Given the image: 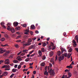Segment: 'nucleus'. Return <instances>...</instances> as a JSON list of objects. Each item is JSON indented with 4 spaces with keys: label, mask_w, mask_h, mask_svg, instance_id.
<instances>
[{
    "label": "nucleus",
    "mask_w": 78,
    "mask_h": 78,
    "mask_svg": "<svg viewBox=\"0 0 78 78\" xmlns=\"http://www.w3.org/2000/svg\"><path fill=\"white\" fill-rule=\"evenodd\" d=\"M32 41V40L31 39H28V41H27V43L26 42L24 41L23 42V45H25V46H28V45H30L31 44V42Z\"/></svg>",
    "instance_id": "1"
},
{
    "label": "nucleus",
    "mask_w": 78,
    "mask_h": 78,
    "mask_svg": "<svg viewBox=\"0 0 78 78\" xmlns=\"http://www.w3.org/2000/svg\"><path fill=\"white\" fill-rule=\"evenodd\" d=\"M5 68V70H9L10 69H9V66L8 65H5L3 66L2 67V69L3 68Z\"/></svg>",
    "instance_id": "2"
},
{
    "label": "nucleus",
    "mask_w": 78,
    "mask_h": 78,
    "mask_svg": "<svg viewBox=\"0 0 78 78\" xmlns=\"http://www.w3.org/2000/svg\"><path fill=\"white\" fill-rule=\"evenodd\" d=\"M4 62L5 63V64H9L10 63L9 59H5L4 61Z\"/></svg>",
    "instance_id": "3"
},
{
    "label": "nucleus",
    "mask_w": 78,
    "mask_h": 78,
    "mask_svg": "<svg viewBox=\"0 0 78 78\" xmlns=\"http://www.w3.org/2000/svg\"><path fill=\"white\" fill-rule=\"evenodd\" d=\"M29 33H30V31H29V27L28 28V29H27L25 30V32L24 33V34H29Z\"/></svg>",
    "instance_id": "4"
},
{
    "label": "nucleus",
    "mask_w": 78,
    "mask_h": 78,
    "mask_svg": "<svg viewBox=\"0 0 78 78\" xmlns=\"http://www.w3.org/2000/svg\"><path fill=\"white\" fill-rule=\"evenodd\" d=\"M60 49L62 51V54L64 52H67L66 50L62 48H61Z\"/></svg>",
    "instance_id": "5"
},
{
    "label": "nucleus",
    "mask_w": 78,
    "mask_h": 78,
    "mask_svg": "<svg viewBox=\"0 0 78 78\" xmlns=\"http://www.w3.org/2000/svg\"><path fill=\"white\" fill-rule=\"evenodd\" d=\"M73 45L75 47H76L77 44H76V41H75V40H73Z\"/></svg>",
    "instance_id": "6"
},
{
    "label": "nucleus",
    "mask_w": 78,
    "mask_h": 78,
    "mask_svg": "<svg viewBox=\"0 0 78 78\" xmlns=\"http://www.w3.org/2000/svg\"><path fill=\"white\" fill-rule=\"evenodd\" d=\"M38 54L40 57H42V51L41 50H39L38 51Z\"/></svg>",
    "instance_id": "7"
},
{
    "label": "nucleus",
    "mask_w": 78,
    "mask_h": 78,
    "mask_svg": "<svg viewBox=\"0 0 78 78\" xmlns=\"http://www.w3.org/2000/svg\"><path fill=\"white\" fill-rule=\"evenodd\" d=\"M5 51L2 50V48H0V54H2L4 52H5Z\"/></svg>",
    "instance_id": "8"
},
{
    "label": "nucleus",
    "mask_w": 78,
    "mask_h": 78,
    "mask_svg": "<svg viewBox=\"0 0 78 78\" xmlns=\"http://www.w3.org/2000/svg\"><path fill=\"white\" fill-rule=\"evenodd\" d=\"M63 59H64V56H61L59 58V60L60 61H61Z\"/></svg>",
    "instance_id": "9"
},
{
    "label": "nucleus",
    "mask_w": 78,
    "mask_h": 78,
    "mask_svg": "<svg viewBox=\"0 0 78 78\" xmlns=\"http://www.w3.org/2000/svg\"><path fill=\"white\" fill-rule=\"evenodd\" d=\"M13 25L14 27H17L18 25V23L17 22H15L13 23Z\"/></svg>",
    "instance_id": "10"
},
{
    "label": "nucleus",
    "mask_w": 78,
    "mask_h": 78,
    "mask_svg": "<svg viewBox=\"0 0 78 78\" xmlns=\"http://www.w3.org/2000/svg\"><path fill=\"white\" fill-rule=\"evenodd\" d=\"M17 60H18V61H22V59L21 58V57H20V56H19L17 58Z\"/></svg>",
    "instance_id": "11"
},
{
    "label": "nucleus",
    "mask_w": 78,
    "mask_h": 78,
    "mask_svg": "<svg viewBox=\"0 0 78 78\" xmlns=\"http://www.w3.org/2000/svg\"><path fill=\"white\" fill-rule=\"evenodd\" d=\"M50 75H51L52 76H53V75H55V72H54V71H51L50 73Z\"/></svg>",
    "instance_id": "12"
},
{
    "label": "nucleus",
    "mask_w": 78,
    "mask_h": 78,
    "mask_svg": "<svg viewBox=\"0 0 78 78\" xmlns=\"http://www.w3.org/2000/svg\"><path fill=\"white\" fill-rule=\"evenodd\" d=\"M3 76H6L8 75V72H5L2 74Z\"/></svg>",
    "instance_id": "13"
},
{
    "label": "nucleus",
    "mask_w": 78,
    "mask_h": 78,
    "mask_svg": "<svg viewBox=\"0 0 78 78\" xmlns=\"http://www.w3.org/2000/svg\"><path fill=\"white\" fill-rule=\"evenodd\" d=\"M12 28L11 27V26L7 27V30H9V31H10L11 29H12Z\"/></svg>",
    "instance_id": "14"
},
{
    "label": "nucleus",
    "mask_w": 78,
    "mask_h": 78,
    "mask_svg": "<svg viewBox=\"0 0 78 78\" xmlns=\"http://www.w3.org/2000/svg\"><path fill=\"white\" fill-rule=\"evenodd\" d=\"M73 51V49H72V48H69V50H68L69 52H72V51Z\"/></svg>",
    "instance_id": "15"
},
{
    "label": "nucleus",
    "mask_w": 78,
    "mask_h": 78,
    "mask_svg": "<svg viewBox=\"0 0 78 78\" xmlns=\"http://www.w3.org/2000/svg\"><path fill=\"white\" fill-rule=\"evenodd\" d=\"M75 39L77 43H78V35H76L75 37Z\"/></svg>",
    "instance_id": "16"
},
{
    "label": "nucleus",
    "mask_w": 78,
    "mask_h": 78,
    "mask_svg": "<svg viewBox=\"0 0 78 78\" xmlns=\"http://www.w3.org/2000/svg\"><path fill=\"white\" fill-rule=\"evenodd\" d=\"M10 31L12 33H14L15 32V30H14L13 28H12L11 29Z\"/></svg>",
    "instance_id": "17"
},
{
    "label": "nucleus",
    "mask_w": 78,
    "mask_h": 78,
    "mask_svg": "<svg viewBox=\"0 0 78 78\" xmlns=\"http://www.w3.org/2000/svg\"><path fill=\"white\" fill-rule=\"evenodd\" d=\"M7 27H11V23H8L7 25Z\"/></svg>",
    "instance_id": "18"
},
{
    "label": "nucleus",
    "mask_w": 78,
    "mask_h": 78,
    "mask_svg": "<svg viewBox=\"0 0 78 78\" xmlns=\"http://www.w3.org/2000/svg\"><path fill=\"white\" fill-rule=\"evenodd\" d=\"M31 28L33 30H34L36 28V27H35V26H34V25H31Z\"/></svg>",
    "instance_id": "19"
},
{
    "label": "nucleus",
    "mask_w": 78,
    "mask_h": 78,
    "mask_svg": "<svg viewBox=\"0 0 78 78\" xmlns=\"http://www.w3.org/2000/svg\"><path fill=\"white\" fill-rule=\"evenodd\" d=\"M53 52L52 51H51L49 53V55L50 56H53Z\"/></svg>",
    "instance_id": "20"
},
{
    "label": "nucleus",
    "mask_w": 78,
    "mask_h": 78,
    "mask_svg": "<svg viewBox=\"0 0 78 78\" xmlns=\"http://www.w3.org/2000/svg\"><path fill=\"white\" fill-rule=\"evenodd\" d=\"M44 74L45 75H48V73L47 72V70H45L44 73Z\"/></svg>",
    "instance_id": "21"
},
{
    "label": "nucleus",
    "mask_w": 78,
    "mask_h": 78,
    "mask_svg": "<svg viewBox=\"0 0 78 78\" xmlns=\"http://www.w3.org/2000/svg\"><path fill=\"white\" fill-rule=\"evenodd\" d=\"M41 51L43 52V53L44 52H45V48H41Z\"/></svg>",
    "instance_id": "22"
},
{
    "label": "nucleus",
    "mask_w": 78,
    "mask_h": 78,
    "mask_svg": "<svg viewBox=\"0 0 78 78\" xmlns=\"http://www.w3.org/2000/svg\"><path fill=\"white\" fill-rule=\"evenodd\" d=\"M57 54L58 56H60V55H61V52L60 51H57Z\"/></svg>",
    "instance_id": "23"
},
{
    "label": "nucleus",
    "mask_w": 78,
    "mask_h": 78,
    "mask_svg": "<svg viewBox=\"0 0 78 78\" xmlns=\"http://www.w3.org/2000/svg\"><path fill=\"white\" fill-rule=\"evenodd\" d=\"M72 66V64H71L70 65V66H67L66 68H71V69H72V68H73V67H72V66Z\"/></svg>",
    "instance_id": "24"
},
{
    "label": "nucleus",
    "mask_w": 78,
    "mask_h": 78,
    "mask_svg": "<svg viewBox=\"0 0 78 78\" xmlns=\"http://www.w3.org/2000/svg\"><path fill=\"white\" fill-rule=\"evenodd\" d=\"M15 46L16 48H18L19 47V45H18V44H15Z\"/></svg>",
    "instance_id": "25"
},
{
    "label": "nucleus",
    "mask_w": 78,
    "mask_h": 78,
    "mask_svg": "<svg viewBox=\"0 0 78 78\" xmlns=\"http://www.w3.org/2000/svg\"><path fill=\"white\" fill-rule=\"evenodd\" d=\"M15 29L16 30H20V27H16L15 28Z\"/></svg>",
    "instance_id": "26"
},
{
    "label": "nucleus",
    "mask_w": 78,
    "mask_h": 78,
    "mask_svg": "<svg viewBox=\"0 0 78 78\" xmlns=\"http://www.w3.org/2000/svg\"><path fill=\"white\" fill-rule=\"evenodd\" d=\"M50 61L51 62H52L53 63H55V60H54V59H53V58L51 59Z\"/></svg>",
    "instance_id": "27"
},
{
    "label": "nucleus",
    "mask_w": 78,
    "mask_h": 78,
    "mask_svg": "<svg viewBox=\"0 0 78 78\" xmlns=\"http://www.w3.org/2000/svg\"><path fill=\"white\" fill-rule=\"evenodd\" d=\"M67 53H64V54H63V56H65L66 57L67 56Z\"/></svg>",
    "instance_id": "28"
},
{
    "label": "nucleus",
    "mask_w": 78,
    "mask_h": 78,
    "mask_svg": "<svg viewBox=\"0 0 78 78\" xmlns=\"http://www.w3.org/2000/svg\"><path fill=\"white\" fill-rule=\"evenodd\" d=\"M72 55V53H69L68 54L67 56L68 57V58H69L70 57V56Z\"/></svg>",
    "instance_id": "29"
},
{
    "label": "nucleus",
    "mask_w": 78,
    "mask_h": 78,
    "mask_svg": "<svg viewBox=\"0 0 78 78\" xmlns=\"http://www.w3.org/2000/svg\"><path fill=\"white\" fill-rule=\"evenodd\" d=\"M21 67H22V65H19L17 67L18 69H20L21 68Z\"/></svg>",
    "instance_id": "30"
},
{
    "label": "nucleus",
    "mask_w": 78,
    "mask_h": 78,
    "mask_svg": "<svg viewBox=\"0 0 78 78\" xmlns=\"http://www.w3.org/2000/svg\"><path fill=\"white\" fill-rule=\"evenodd\" d=\"M68 74L69 77H71L72 76V73H68Z\"/></svg>",
    "instance_id": "31"
},
{
    "label": "nucleus",
    "mask_w": 78,
    "mask_h": 78,
    "mask_svg": "<svg viewBox=\"0 0 78 78\" xmlns=\"http://www.w3.org/2000/svg\"><path fill=\"white\" fill-rule=\"evenodd\" d=\"M12 71L13 72H16L17 71V69H12Z\"/></svg>",
    "instance_id": "32"
},
{
    "label": "nucleus",
    "mask_w": 78,
    "mask_h": 78,
    "mask_svg": "<svg viewBox=\"0 0 78 78\" xmlns=\"http://www.w3.org/2000/svg\"><path fill=\"white\" fill-rule=\"evenodd\" d=\"M18 62H19V61L16 60H14L13 61L14 63H17Z\"/></svg>",
    "instance_id": "33"
},
{
    "label": "nucleus",
    "mask_w": 78,
    "mask_h": 78,
    "mask_svg": "<svg viewBox=\"0 0 78 78\" xmlns=\"http://www.w3.org/2000/svg\"><path fill=\"white\" fill-rule=\"evenodd\" d=\"M43 60H45V58H46V57L45 56H43V57H42Z\"/></svg>",
    "instance_id": "34"
},
{
    "label": "nucleus",
    "mask_w": 78,
    "mask_h": 78,
    "mask_svg": "<svg viewBox=\"0 0 78 78\" xmlns=\"http://www.w3.org/2000/svg\"><path fill=\"white\" fill-rule=\"evenodd\" d=\"M29 60H30L29 58H27L25 59V61H26V62H28Z\"/></svg>",
    "instance_id": "35"
},
{
    "label": "nucleus",
    "mask_w": 78,
    "mask_h": 78,
    "mask_svg": "<svg viewBox=\"0 0 78 78\" xmlns=\"http://www.w3.org/2000/svg\"><path fill=\"white\" fill-rule=\"evenodd\" d=\"M52 50H55L56 48V46H52Z\"/></svg>",
    "instance_id": "36"
},
{
    "label": "nucleus",
    "mask_w": 78,
    "mask_h": 78,
    "mask_svg": "<svg viewBox=\"0 0 78 78\" xmlns=\"http://www.w3.org/2000/svg\"><path fill=\"white\" fill-rule=\"evenodd\" d=\"M35 55H36V53H34V54L31 55H30V56L31 57H33V56H35Z\"/></svg>",
    "instance_id": "37"
},
{
    "label": "nucleus",
    "mask_w": 78,
    "mask_h": 78,
    "mask_svg": "<svg viewBox=\"0 0 78 78\" xmlns=\"http://www.w3.org/2000/svg\"><path fill=\"white\" fill-rule=\"evenodd\" d=\"M27 52L28 50H23V52H25V53H27Z\"/></svg>",
    "instance_id": "38"
},
{
    "label": "nucleus",
    "mask_w": 78,
    "mask_h": 78,
    "mask_svg": "<svg viewBox=\"0 0 78 78\" xmlns=\"http://www.w3.org/2000/svg\"><path fill=\"white\" fill-rule=\"evenodd\" d=\"M21 36H18L17 37V38H16V39H19L21 37Z\"/></svg>",
    "instance_id": "39"
},
{
    "label": "nucleus",
    "mask_w": 78,
    "mask_h": 78,
    "mask_svg": "<svg viewBox=\"0 0 78 78\" xmlns=\"http://www.w3.org/2000/svg\"><path fill=\"white\" fill-rule=\"evenodd\" d=\"M51 46L49 45L48 47V49L49 50L50 49H51Z\"/></svg>",
    "instance_id": "40"
},
{
    "label": "nucleus",
    "mask_w": 78,
    "mask_h": 78,
    "mask_svg": "<svg viewBox=\"0 0 78 78\" xmlns=\"http://www.w3.org/2000/svg\"><path fill=\"white\" fill-rule=\"evenodd\" d=\"M1 25H2V26H3V25H5V23L3 22H2L1 23Z\"/></svg>",
    "instance_id": "41"
},
{
    "label": "nucleus",
    "mask_w": 78,
    "mask_h": 78,
    "mask_svg": "<svg viewBox=\"0 0 78 78\" xmlns=\"http://www.w3.org/2000/svg\"><path fill=\"white\" fill-rule=\"evenodd\" d=\"M1 41H5V38H2L1 39Z\"/></svg>",
    "instance_id": "42"
},
{
    "label": "nucleus",
    "mask_w": 78,
    "mask_h": 78,
    "mask_svg": "<svg viewBox=\"0 0 78 78\" xmlns=\"http://www.w3.org/2000/svg\"><path fill=\"white\" fill-rule=\"evenodd\" d=\"M4 36L6 38H7V39H8V35H7L6 34L4 35Z\"/></svg>",
    "instance_id": "43"
},
{
    "label": "nucleus",
    "mask_w": 78,
    "mask_h": 78,
    "mask_svg": "<svg viewBox=\"0 0 78 78\" xmlns=\"http://www.w3.org/2000/svg\"><path fill=\"white\" fill-rule=\"evenodd\" d=\"M34 51V50H32L31 51L29 52V54L30 55H31V54H32V53H33V52Z\"/></svg>",
    "instance_id": "44"
},
{
    "label": "nucleus",
    "mask_w": 78,
    "mask_h": 78,
    "mask_svg": "<svg viewBox=\"0 0 78 78\" xmlns=\"http://www.w3.org/2000/svg\"><path fill=\"white\" fill-rule=\"evenodd\" d=\"M46 43H43V47H45V46H46Z\"/></svg>",
    "instance_id": "45"
},
{
    "label": "nucleus",
    "mask_w": 78,
    "mask_h": 78,
    "mask_svg": "<svg viewBox=\"0 0 78 78\" xmlns=\"http://www.w3.org/2000/svg\"><path fill=\"white\" fill-rule=\"evenodd\" d=\"M4 62V60H0V64H1L2 63H3Z\"/></svg>",
    "instance_id": "46"
},
{
    "label": "nucleus",
    "mask_w": 78,
    "mask_h": 78,
    "mask_svg": "<svg viewBox=\"0 0 78 78\" xmlns=\"http://www.w3.org/2000/svg\"><path fill=\"white\" fill-rule=\"evenodd\" d=\"M51 45L52 47H53L54 46V44L53 43H51Z\"/></svg>",
    "instance_id": "47"
},
{
    "label": "nucleus",
    "mask_w": 78,
    "mask_h": 78,
    "mask_svg": "<svg viewBox=\"0 0 78 78\" xmlns=\"http://www.w3.org/2000/svg\"><path fill=\"white\" fill-rule=\"evenodd\" d=\"M14 74H12L10 76V78H12V77H13V76H14Z\"/></svg>",
    "instance_id": "48"
},
{
    "label": "nucleus",
    "mask_w": 78,
    "mask_h": 78,
    "mask_svg": "<svg viewBox=\"0 0 78 78\" xmlns=\"http://www.w3.org/2000/svg\"><path fill=\"white\" fill-rule=\"evenodd\" d=\"M25 55V53H22L21 54V56H24Z\"/></svg>",
    "instance_id": "49"
},
{
    "label": "nucleus",
    "mask_w": 78,
    "mask_h": 78,
    "mask_svg": "<svg viewBox=\"0 0 78 78\" xmlns=\"http://www.w3.org/2000/svg\"><path fill=\"white\" fill-rule=\"evenodd\" d=\"M45 65V63L44 62H43L41 64V66H44Z\"/></svg>",
    "instance_id": "50"
},
{
    "label": "nucleus",
    "mask_w": 78,
    "mask_h": 78,
    "mask_svg": "<svg viewBox=\"0 0 78 78\" xmlns=\"http://www.w3.org/2000/svg\"><path fill=\"white\" fill-rule=\"evenodd\" d=\"M49 65L50 68H51V67H52V65L51 63H49Z\"/></svg>",
    "instance_id": "51"
},
{
    "label": "nucleus",
    "mask_w": 78,
    "mask_h": 78,
    "mask_svg": "<svg viewBox=\"0 0 78 78\" xmlns=\"http://www.w3.org/2000/svg\"><path fill=\"white\" fill-rule=\"evenodd\" d=\"M23 26L24 27H26L27 25L26 24H24L23 25Z\"/></svg>",
    "instance_id": "52"
},
{
    "label": "nucleus",
    "mask_w": 78,
    "mask_h": 78,
    "mask_svg": "<svg viewBox=\"0 0 78 78\" xmlns=\"http://www.w3.org/2000/svg\"><path fill=\"white\" fill-rule=\"evenodd\" d=\"M30 33L31 35H33V32L32 31H31Z\"/></svg>",
    "instance_id": "53"
},
{
    "label": "nucleus",
    "mask_w": 78,
    "mask_h": 78,
    "mask_svg": "<svg viewBox=\"0 0 78 78\" xmlns=\"http://www.w3.org/2000/svg\"><path fill=\"white\" fill-rule=\"evenodd\" d=\"M30 49H31V48H33V45L30 46Z\"/></svg>",
    "instance_id": "54"
},
{
    "label": "nucleus",
    "mask_w": 78,
    "mask_h": 78,
    "mask_svg": "<svg viewBox=\"0 0 78 78\" xmlns=\"http://www.w3.org/2000/svg\"><path fill=\"white\" fill-rule=\"evenodd\" d=\"M36 39H37V38H36V37L33 38H32V40H33V41H35V40Z\"/></svg>",
    "instance_id": "55"
},
{
    "label": "nucleus",
    "mask_w": 78,
    "mask_h": 78,
    "mask_svg": "<svg viewBox=\"0 0 78 78\" xmlns=\"http://www.w3.org/2000/svg\"><path fill=\"white\" fill-rule=\"evenodd\" d=\"M18 66V65H16L14 66L15 68H17V66Z\"/></svg>",
    "instance_id": "56"
},
{
    "label": "nucleus",
    "mask_w": 78,
    "mask_h": 78,
    "mask_svg": "<svg viewBox=\"0 0 78 78\" xmlns=\"http://www.w3.org/2000/svg\"><path fill=\"white\" fill-rule=\"evenodd\" d=\"M10 66H14V64L13 63H11L10 64Z\"/></svg>",
    "instance_id": "57"
},
{
    "label": "nucleus",
    "mask_w": 78,
    "mask_h": 78,
    "mask_svg": "<svg viewBox=\"0 0 78 78\" xmlns=\"http://www.w3.org/2000/svg\"><path fill=\"white\" fill-rule=\"evenodd\" d=\"M16 42H21V40H18L17 41H16Z\"/></svg>",
    "instance_id": "58"
},
{
    "label": "nucleus",
    "mask_w": 78,
    "mask_h": 78,
    "mask_svg": "<svg viewBox=\"0 0 78 78\" xmlns=\"http://www.w3.org/2000/svg\"><path fill=\"white\" fill-rule=\"evenodd\" d=\"M33 46V48H35L36 47V46L35 45H34Z\"/></svg>",
    "instance_id": "59"
},
{
    "label": "nucleus",
    "mask_w": 78,
    "mask_h": 78,
    "mask_svg": "<svg viewBox=\"0 0 78 78\" xmlns=\"http://www.w3.org/2000/svg\"><path fill=\"white\" fill-rule=\"evenodd\" d=\"M35 33L36 34H38V33H39V31H38L36 30L35 31Z\"/></svg>",
    "instance_id": "60"
},
{
    "label": "nucleus",
    "mask_w": 78,
    "mask_h": 78,
    "mask_svg": "<svg viewBox=\"0 0 78 78\" xmlns=\"http://www.w3.org/2000/svg\"><path fill=\"white\" fill-rule=\"evenodd\" d=\"M71 65H74V64H74V62H73V61L71 63Z\"/></svg>",
    "instance_id": "61"
},
{
    "label": "nucleus",
    "mask_w": 78,
    "mask_h": 78,
    "mask_svg": "<svg viewBox=\"0 0 78 78\" xmlns=\"http://www.w3.org/2000/svg\"><path fill=\"white\" fill-rule=\"evenodd\" d=\"M21 53H22V51H20L19 53H18V55H20Z\"/></svg>",
    "instance_id": "62"
},
{
    "label": "nucleus",
    "mask_w": 78,
    "mask_h": 78,
    "mask_svg": "<svg viewBox=\"0 0 78 78\" xmlns=\"http://www.w3.org/2000/svg\"><path fill=\"white\" fill-rule=\"evenodd\" d=\"M75 50L76 51H77V52H78V48H75Z\"/></svg>",
    "instance_id": "63"
},
{
    "label": "nucleus",
    "mask_w": 78,
    "mask_h": 78,
    "mask_svg": "<svg viewBox=\"0 0 78 78\" xmlns=\"http://www.w3.org/2000/svg\"><path fill=\"white\" fill-rule=\"evenodd\" d=\"M34 78V75H32L31 77V78Z\"/></svg>",
    "instance_id": "64"
}]
</instances>
